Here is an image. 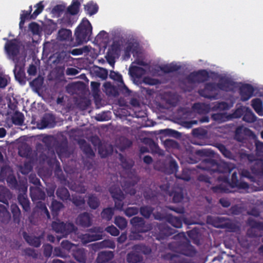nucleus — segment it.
Segmentation results:
<instances>
[{
	"label": "nucleus",
	"instance_id": "nucleus-1",
	"mask_svg": "<svg viewBox=\"0 0 263 263\" xmlns=\"http://www.w3.org/2000/svg\"><path fill=\"white\" fill-rule=\"evenodd\" d=\"M174 246L176 253H168L165 255V258L170 260L171 263H184L181 255L193 257L197 252L194 247L189 241L175 243Z\"/></svg>",
	"mask_w": 263,
	"mask_h": 263
},
{
	"label": "nucleus",
	"instance_id": "nucleus-2",
	"mask_svg": "<svg viewBox=\"0 0 263 263\" xmlns=\"http://www.w3.org/2000/svg\"><path fill=\"white\" fill-rule=\"evenodd\" d=\"M92 27L90 22L84 18L74 31L76 41L73 46H78L87 43L90 40Z\"/></svg>",
	"mask_w": 263,
	"mask_h": 263
},
{
	"label": "nucleus",
	"instance_id": "nucleus-3",
	"mask_svg": "<svg viewBox=\"0 0 263 263\" xmlns=\"http://www.w3.org/2000/svg\"><path fill=\"white\" fill-rule=\"evenodd\" d=\"M203 163L205 165L204 169L213 173L229 174L233 170V167H231L229 163L224 162L219 163L212 158L205 159Z\"/></svg>",
	"mask_w": 263,
	"mask_h": 263
},
{
	"label": "nucleus",
	"instance_id": "nucleus-4",
	"mask_svg": "<svg viewBox=\"0 0 263 263\" xmlns=\"http://www.w3.org/2000/svg\"><path fill=\"white\" fill-rule=\"evenodd\" d=\"M217 178L218 181L227 183L230 189L237 187L239 189L246 190L249 189V187L248 183L238 179L236 172H233L230 181L229 177L226 175L219 176Z\"/></svg>",
	"mask_w": 263,
	"mask_h": 263
},
{
	"label": "nucleus",
	"instance_id": "nucleus-5",
	"mask_svg": "<svg viewBox=\"0 0 263 263\" xmlns=\"http://www.w3.org/2000/svg\"><path fill=\"white\" fill-rule=\"evenodd\" d=\"M52 229L57 233H60L63 236H67L77 230V227L71 222L53 221L51 224Z\"/></svg>",
	"mask_w": 263,
	"mask_h": 263
},
{
	"label": "nucleus",
	"instance_id": "nucleus-6",
	"mask_svg": "<svg viewBox=\"0 0 263 263\" xmlns=\"http://www.w3.org/2000/svg\"><path fill=\"white\" fill-rule=\"evenodd\" d=\"M210 75L205 69H201L191 72L187 77L186 80L189 83H202L209 80Z\"/></svg>",
	"mask_w": 263,
	"mask_h": 263
},
{
	"label": "nucleus",
	"instance_id": "nucleus-7",
	"mask_svg": "<svg viewBox=\"0 0 263 263\" xmlns=\"http://www.w3.org/2000/svg\"><path fill=\"white\" fill-rule=\"evenodd\" d=\"M7 42L5 45V49L10 58L15 63L18 61L15 57L20 53V43L16 39L7 40Z\"/></svg>",
	"mask_w": 263,
	"mask_h": 263
},
{
	"label": "nucleus",
	"instance_id": "nucleus-8",
	"mask_svg": "<svg viewBox=\"0 0 263 263\" xmlns=\"http://www.w3.org/2000/svg\"><path fill=\"white\" fill-rule=\"evenodd\" d=\"M109 192L115 202V208L120 211L123 210V200L125 196L119 186H111L109 188Z\"/></svg>",
	"mask_w": 263,
	"mask_h": 263
},
{
	"label": "nucleus",
	"instance_id": "nucleus-9",
	"mask_svg": "<svg viewBox=\"0 0 263 263\" xmlns=\"http://www.w3.org/2000/svg\"><path fill=\"white\" fill-rule=\"evenodd\" d=\"M217 89V83L209 82L205 84L204 88L199 89L198 92L201 97L211 100H215L217 98V94L213 95L212 93Z\"/></svg>",
	"mask_w": 263,
	"mask_h": 263
},
{
	"label": "nucleus",
	"instance_id": "nucleus-10",
	"mask_svg": "<svg viewBox=\"0 0 263 263\" xmlns=\"http://www.w3.org/2000/svg\"><path fill=\"white\" fill-rule=\"evenodd\" d=\"M135 231L138 233H145L151 230V226L146 224L144 219L138 216L132 218L130 221Z\"/></svg>",
	"mask_w": 263,
	"mask_h": 263
},
{
	"label": "nucleus",
	"instance_id": "nucleus-11",
	"mask_svg": "<svg viewBox=\"0 0 263 263\" xmlns=\"http://www.w3.org/2000/svg\"><path fill=\"white\" fill-rule=\"evenodd\" d=\"M88 232L90 233H86L81 236L82 241L84 243L99 240L102 239V235L100 234V228L93 227L88 230Z\"/></svg>",
	"mask_w": 263,
	"mask_h": 263
},
{
	"label": "nucleus",
	"instance_id": "nucleus-12",
	"mask_svg": "<svg viewBox=\"0 0 263 263\" xmlns=\"http://www.w3.org/2000/svg\"><path fill=\"white\" fill-rule=\"evenodd\" d=\"M56 125L55 118L51 114H45L40 122L37 123L39 129H45L46 128H53Z\"/></svg>",
	"mask_w": 263,
	"mask_h": 263
},
{
	"label": "nucleus",
	"instance_id": "nucleus-13",
	"mask_svg": "<svg viewBox=\"0 0 263 263\" xmlns=\"http://www.w3.org/2000/svg\"><path fill=\"white\" fill-rule=\"evenodd\" d=\"M23 193H20L17 196V200L19 204L21 205L24 212L29 213L31 210L30 202L26 194L27 187H22Z\"/></svg>",
	"mask_w": 263,
	"mask_h": 263
},
{
	"label": "nucleus",
	"instance_id": "nucleus-14",
	"mask_svg": "<svg viewBox=\"0 0 263 263\" xmlns=\"http://www.w3.org/2000/svg\"><path fill=\"white\" fill-rule=\"evenodd\" d=\"M160 188L162 190H164L165 193L169 195L170 197H172L173 201L174 203H179L182 201L183 199V194L182 191H176L173 190L170 191V186L168 185H161Z\"/></svg>",
	"mask_w": 263,
	"mask_h": 263
},
{
	"label": "nucleus",
	"instance_id": "nucleus-15",
	"mask_svg": "<svg viewBox=\"0 0 263 263\" xmlns=\"http://www.w3.org/2000/svg\"><path fill=\"white\" fill-rule=\"evenodd\" d=\"M254 92V88L252 85L243 84L239 89L241 100L242 101H248L253 96Z\"/></svg>",
	"mask_w": 263,
	"mask_h": 263
},
{
	"label": "nucleus",
	"instance_id": "nucleus-16",
	"mask_svg": "<svg viewBox=\"0 0 263 263\" xmlns=\"http://www.w3.org/2000/svg\"><path fill=\"white\" fill-rule=\"evenodd\" d=\"M76 222L77 224L82 227H89L92 223L91 215L86 212L82 213L78 215Z\"/></svg>",
	"mask_w": 263,
	"mask_h": 263
},
{
	"label": "nucleus",
	"instance_id": "nucleus-17",
	"mask_svg": "<svg viewBox=\"0 0 263 263\" xmlns=\"http://www.w3.org/2000/svg\"><path fill=\"white\" fill-rule=\"evenodd\" d=\"M235 86V82L229 78L221 77L217 83L218 88L226 92L233 90Z\"/></svg>",
	"mask_w": 263,
	"mask_h": 263
},
{
	"label": "nucleus",
	"instance_id": "nucleus-18",
	"mask_svg": "<svg viewBox=\"0 0 263 263\" xmlns=\"http://www.w3.org/2000/svg\"><path fill=\"white\" fill-rule=\"evenodd\" d=\"M158 228L159 232L157 236V239L159 240L164 239L166 237L172 235L175 232L174 229L170 228L166 223H160L158 225Z\"/></svg>",
	"mask_w": 263,
	"mask_h": 263
},
{
	"label": "nucleus",
	"instance_id": "nucleus-19",
	"mask_svg": "<svg viewBox=\"0 0 263 263\" xmlns=\"http://www.w3.org/2000/svg\"><path fill=\"white\" fill-rule=\"evenodd\" d=\"M34 7L36 8L35 11L32 14H30L28 11L23 10L22 11V14H21V17L24 18L27 20L28 19L34 20L38 15H39L44 10V6L43 4V2L41 1L36 4Z\"/></svg>",
	"mask_w": 263,
	"mask_h": 263
},
{
	"label": "nucleus",
	"instance_id": "nucleus-20",
	"mask_svg": "<svg viewBox=\"0 0 263 263\" xmlns=\"http://www.w3.org/2000/svg\"><path fill=\"white\" fill-rule=\"evenodd\" d=\"M87 251L84 248H76L72 250V257L80 263H86Z\"/></svg>",
	"mask_w": 263,
	"mask_h": 263
},
{
	"label": "nucleus",
	"instance_id": "nucleus-21",
	"mask_svg": "<svg viewBox=\"0 0 263 263\" xmlns=\"http://www.w3.org/2000/svg\"><path fill=\"white\" fill-rule=\"evenodd\" d=\"M18 62L15 63V66L13 69V73L15 79L21 84L26 83L25 73L22 67L18 66Z\"/></svg>",
	"mask_w": 263,
	"mask_h": 263
},
{
	"label": "nucleus",
	"instance_id": "nucleus-22",
	"mask_svg": "<svg viewBox=\"0 0 263 263\" xmlns=\"http://www.w3.org/2000/svg\"><path fill=\"white\" fill-rule=\"evenodd\" d=\"M30 195L33 201L44 200L46 197L45 192L39 187H30Z\"/></svg>",
	"mask_w": 263,
	"mask_h": 263
},
{
	"label": "nucleus",
	"instance_id": "nucleus-23",
	"mask_svg": "<svg viewBox=\"0 0 263 263\" xmlns=\"http://www.w3.org/2000/svg\"><path fill=\"white\" fill-rule=\"evenodd\" d=\"M114 257L113 252L102 251L98 253L96 258L97 263H108Z\"/></svg>",
	"mask_w": 263,
	"mask_h": 263
},
{
	"label": "nucleus",
	"instance_id": "nucleus-24",
	"mask_svg": "<svg viewBox=\"0 0 263 263\" xmlns=\"http://www.w3.org/2000/svg\"><path fill=\"white\" fill-rule=\"evenodd\" d=\"M167 221L172 226L177 228H180L182 227V222H184L186 224L187 222V219L184 217H178L174 216L172 215H169L167 217Z\"/></svg>",
	"mask_w": 263,
	"mask_h": 263
},
{
	"label": "nucleus",
	"instance_id": "nucleus-25",
	"mask_svg": "<svg viewBox=\"0 0 263 263\" xmlns=\"http://www.w3.org/2000/svg\"><path fill=\"white\" fill-rule=\"evenodd\" d=\"M23 236L25 241L30 245L36 248H38L41 246V236L39 237L30 236L27 232H24L23 233Z\"/></svg>",
	"mask_w": 263,
	"mask_h": 263
},
{
	"label": "nucleus",
	"instance_id": "nucleus-26",
	"mask_svg": "<svg viewBox=\"0 0 263 263\" xmlns=\"http://www.w3.org/2000/svg\"><path fill=\"white\" fill-rule=\"evenodd\" d=\"M137 183V181L128 179L124 181L122 186L125 193L130 195H135L136 193V190L134 187Z\"/></svg>",
	"mask_w": 263,
	"mask_h": 263
},
{
	"label": "nucleus",
	"instance_id": "nucleus-27",
	"mask_svg": "<svg viewBox=\"0 0 263 263\" xmlns=\"http://www.w3.org/2000/svg\"><path fill=\"white\" fill-rule=\"evenodd\" d=\"M99 10L98 5L92 1L89 2L84 5V10L90 16L97 13Z\"/></svg>",
	"mask_w": 263,
	"mask_h": 263
},
{
	"label": "nucleus",
	"instance_id": "nucleus-28",
	"mask_svg": "<svg viewBox=\"0 0 263 263\" xmlns=\"http://www.w3.org/2000/svg\"><path fill=\"white\" fill-rule=\"evenodd\" d=\"M87 204L92 209H97L100 204V201L98 197L94 194H90L88 196Z\"/></svg>",
	"mask_w": 263,
	"mask_h": 263
},
{
	"label": "nucleus",
	"instance_id": "nucleus-29",
	"mask_svg": "<svg viewBox=\"0 0 263 263\" xmlns=\"http://www.w3.org/2000/svg\"><path fill=\"white\" fill-rule=\"evenodd\" d=\"M251 105L256 112L260 116H263V103L259 98H255L252 100Z\"/></svg>",
	"mask_w": 263,
	"mask_h": 263
},
{
	"label": "nucleus",
	"instance_id": "nucleus-30",
	"mask_svg": "<svg viewBox=\"0 0 263 263\" xmlns=\"http://www.w3.org/2000/svg\"><path fill=\"white\" fill-rule=\"evenodd\" d=\"M12 122L15 125L22 126L23 125L25 117L24 114L19 111H16L11 117Z\"/></svg>",
	"mask_w": 263,
	"mask_h": 263
},
{
	"label": "nucleus",
	"instance_id": "nucleus-31",
	"mask_svg": "<svg viewBox=\"0 0 263 263\" xmlns=\"http://www.w3.org/2000/svg\"><path fill=\"white\" fill-rule=\"evenodd\" d=\"M57 197L63 201L70 199V195L68 190L65 187H59L56 191Z\"/></svg>",
	"mask_w": 263,
	"mask_h": 263
},
{
	"label": "nucleus",
	"instance_id": "nucleus-32",
	"mask_svg": "<svg viewBox=\"0 0 263 263\" xmlns=\"http://www.w3.org/2000/svg\"><path fill=\"white\" fill-rule=\"evenodd\" d=\"M63 208L64 205L62 202L54 199L53 200L50 207L53 217L54 218L57 217L59 212Z\"/></svg>",
	"mask_w": 263,
	"mask_h": 263
},
{
	"label": "nucleus",
	"instance_id": "nucleus-33",
	"mask_svg": "<svg viewBox=\"0 0 263 263\" xmlns=\"http://www.w3.org/2000/svg\"><path fill=\"white\" fill-rule=\"evenodd\" d=\"M83 0H72L71 4L67 9V12L71 15L77 14L79 11L81 2Z\"/></svg>",
	"mask_w": 263,
	"mask_h": 263
},
{
	"label": "nucleus",
	"instance_id": "nucleus-34",
	"mask_svg": "<svg viewBox=\"0 0 263 263\" xmlns=\"http://www.w3.org/2000/svg\"><path fill=\"white\" fill-rule=\"evenodd\" d=\"M80 147L84 154L88 158L93 157L95 155L90 144L86 143L85 140L82 141Z\"/></svg>",
	"mask_w": 263,
	"mask_h": 263
},
{
	"label": "nucleus",
	"instance_id": "nucleus-35",
	"mask_svg": "<svg viewBox=\"0 0 263 263\" xmlns=\"http://www.w3.org/2000/svg\"><path fill=\"white\" fill-rule=\"evenodd\" d=\"M215 193H229L232 192L227 183H222L211 187Z\"/></svg>",
	"mask_w": 263,
	"mask_h": 263
},
{
	"label": "nucleus",
	"instance_id": "nucleus-36",
	"mask_svg": "<svg viewBox=\"0 0 263 263\" xmlns=\"http://www.w3.org/2000/svg\"><path fill=\"white\" fill-rule=\"evenodd\" d=\"M58 38L60 41H71L72 32L70 29H61L58 31Z\"/></svg>",
	"mask_w": 263,
	"mask_h": 263
},
{
	"label": "nucleus",
	"instance_id": "nucleus-37",
	"mask_svg": "<svg viewBox=\"0 0 263 263\" xmlns=\"http://www.w3.org/2000/svg\"><path fill=\"white\" fill-rule=\"evenodd\" d=\"M10 209L14 221L17 223H19L21 217V212L19 207L16 203H12L11 205Z\"/></svg>",
	"mask_w": 263,
	"mask_h": 263
},
{
	"label": "nucleus",
	"instance_id": "nucleus-38",
	"mask_svg": "<svg viewBox=\"0 0 263 263\" xmlns=\"http://www.w3.org/2000/svg\"><path fill=\"white\" fill-rule=\"evenodd\" d=\"M181 69V66L175 64L171 63L160 67V70L165 73L176 72Z\"/></svg>",
	"mask_w": 263,
	"mask_h": 263
},
{
	"label": "nucleus",
	"instance_id": "nucleus-39",
	"mask_svg": "<svg viewBox=\"0 0 263 263\" xmlns=\"http://www.w3.org/2000/svg\"><path fill=\"white\" fill-rule=\"evenodd\" d=\"M155 209L150 205H143L139 209L140 214L146 219H148L153 214Z\"/></svg>",
	"mask_w": 263,
	"mask_h": 263
},
{
	"label": "nucleus",
	"instance_id": "nucleus-40",
	"mask_svg": "<svg viewBox=\"0 0 263 263\" xmlns=\"http://www.w3.org/2000/svg\"><path fill=\"white\" fill-rule=\"evenodd\" d=\"M242 119L247 122L252 123L256 120V117L251 109L246 107Z\"/></svg>",
	"mask_w": 263,
	"mask_h": 263
},
{
	"label": "nucleus",
	"instance_id": "nucleus-41",
	"mask_svg": "<svg viewBox=\"0 0 263 263\" xmlns=\"http://www.w3.org/2000/svg\"><path fill=\"white\" fill-rule=\"evenodd\" d=\"M134 250L138 253H142L144 255L149 254L152 250L150 247L143 245V244H138L134 246Z\"/></svg>",
	"mask_w": 263,
	"mask_h": 263
},
{
	"label": "nucleus",
	"instance_id": "nucleus-42",
	"mask_svg": "<svg viewBox=\"0 0 263 263\" xmlns=\"http://www.w3.org/2000/svg\"><path fill=\"white\" fill-rule=\"evenodd\" d=\"M72 203L79 209H83L85 204V200L84 197L81 196L72 195L71 199H70Z\"/></svg>",
	"mask_w": 263,
	"mask_h": 263
},
{
	"label": "nucleus",
	"instance_id": "nucleus-43",
	"mask_svg": "<svg viewBox=\"0 0 263 263\" xmlns=\"http://www.w3.org/2000/svg\"><path fill=\"white\" fill-rule=\"evenodd\" d=\"M46 208H47V207L44 203L41 201L38 202L36 203L35 207L33 209L32 212L29 217L30 221L31 222L32 221V219L36 216V213H41Z\"/></svg>",
	"mask_w": 263,
	"mask_h": 263
},
{
	"label": "nucleus",
	"instance_id": "nucleus-44",
	"mask_svg": "<svg viewBox=\"0 0 263 263\" xmlns=\"http://www.w3.org/2000/svg\"><path fill=\"white\" fill-rule=\"evenodd\" d=\"M10 218V213L7 208L3 204H0V218H1V221L3 223L7 222L9 221Z\"/></svg>",
	"mask_w": 263,
	"mask_h": 263
},
{
	"label": "nucleus",
	"instance_id": "nucleus-45",
	"mask_svg": "<svg viewBox=\"0 0 263 263\" xmlns=\"http://www.w3.org/2000/svg\"><path fill=\"white\" fill-rule=\"evenodd\" d=\"M114 214V209L112 208H107L103 210L101 213V217L107 221L111 219Z\"/></svg>",
	"mask_w": 263,
	"mask_h": 263
},
{
	"label": "nucleus",
	"instance_id": "nucleus-46",
	"mask_svg": "<svg viewBox=\"0 0 263 263\" xmlns=\"http://www.w3.org/2000/svg\"><path fill=\"white\" fill-rule=\"evenodd\" d=\"M252 172L257 176H263V163L257 162L251 167Z\"/></svg>",
	"mask_w": 263,
	"mask_h": 263
},
{
	"label": "nucleus",
	"instance_id": "nucleus-47",
	"mask_svg": "<svg viewBox=\"0 0 263 263\" xmlns=\"http://www.w3.org/2000/svg\"><path fill=\"white\" fill-rule=\"evenodd\" d=\"M55 149L59 156L66 154L68 152V146L67 143L61 142L58 143L55 146Z\"/></svg>",
	"mask_w": 263,
	"mask_h": 263
},
{
	"label": "nucleus",
	"instance_id": "nucleus-48",
	"mask_svg": "<svg viewBox=\"0 0 263 263\" xmlns=\"http://www.w3.org/2000/svg\"><path fill=\"white\" fill-rule=\"evenodd\" d=\"M115 224L121 230L124 229L127 224L126 219L121 216H117L115 218Z\"/></svg>",
	"mask_w": 263,
	"mask_h": 263
},
{
	"label": "nucleus",
	"instance_id": "nucleus-49",
	"mask_svg": "<svg viewBox=\"0 0 263 263\" xmlns=\"http://www.w3.org/2000/svg\"><path fill=\"white\" fill-rule=\"evenodd\" d=\"M211 179V177L206 175L200 174L197 177V181L205 184L209 188L212 184Z\"/></svg>",
	"mask_w": 263,
	"mask_h": 263
},
{
	"label": "nucleus",
	"instance_id": "nucleus-50",
	"mask_svg": "<svg viewBox=\"0 0 263 263\" xmlns=\"http://www.w3.org/2000/svg\"><path fill=\"white\" fill-rule=\"evenodd\" d=\"M141 259L142 257L135 253H130L127 255V261L128 263H138Z\"/></svg>",
	"mask_w": 263,
	"mask_h": 263
},
{
	"label": "nucleus",
	"instance_id": "nucleus-51",
	"mask_svg": "<svg viewBox=\"0 0 263 263\" xmlns=\"http://www.w3.org/2000/svg\"><path fill=\"white\" fill-rule=\"evenodd\" d=\"M163 144L166 149L178 148L179 147L178 143L174 140L167 139L163 142Z\"/></svg>",
	"mask_w": 263,
	"mask_h": 263
},
{
	"label": "nucleus",
	"instance_id": "nucleus-52",
	"mask_svg": "<svg viewBox=\"0 0 263 263\" xmlns=\"http://www.w3.org/2000/svg\"><path fill=\"white\" fill-rule=\"evenodd\" d=\"M228 105L225 102H216L213 104L212 108L213 110H223L227 109Z\"/></svg>",
	"mask_w": 263,
	"mask_h": 263
},
{
	"label": "nucleus",
	"instance_id": "nucleus-53",
	"mask_svg": "<svg viewBox=\"0 0 263 263\" xmlns=\"http://www.w3.org/2000/svg\"><path fill=\"white\" fill-rule=\"evenodd\" d=\"M143 194L146 200H152L156 197L155 193L150 188L145 189L143 191Z\"/></svg>",
	"mask_w": 263,
	"mask_h": 263
},
{
	"label": "nucleus",
	"instance_id": "nucleus-54",
	"mask_svg": "<svg viewBox=\"0 0 263 263\" xmlns=\"http://www.w3.org/2000/svg\"><path fill=\"white\" fill-rule=\"evenodd\" d=\"M217 147L225 157L228 158H231L232 157V153L228 150L223 144H218Z\"/></svg>",
	"mask_w": 263,
	"mask_h": 263
},
{
	"label": "nucleus",
	"instance_id": "nucleus-55",
	"mask_svg": "<svg viewBox=\"0 0 263 263\" xmlns=\"http://www.w3.org/2000/svg\"><path fill=\"white\" fill-rule=\"evenodd\" d=\"M7 182L9 186L12 189H16L18 186L17 180L13 175L8 176L7 178Z\"/></svg>",
	"mask_w": 263,
	"mask_h": 263
},
{
	"label": "nucleus",
	"instance_id": "nucleus-56",
	"mask_svg": "<svg viewBox=\"0 0 263 263\" xmlns=\"http://www.w3.org/2000/svg\"><path fill=\"white\" fill-rule=\"evenodd\" d=\"M8 190L3 186H0V201L6 204L8 206V201L7 199H4L5 196L8 193Z\"/></svg>",
	"mask_w": 263,
	"mask_h": 263
},
{
	"label": "nucleus",
	"instance_id": "nucleus-57",
	"mask_svg": "<svg viewBox=\"0 0 263 263\" xmlns=\"http://www.w3.org/2000/svg\"><path fill=\"white\" fill-rule=\"evenodd\" d=\"M139 212V209L137 207H128L124 210V214L127 217H132L138 213Z\"/></svg>",
	"mask_w": 263,
	"mask_h": 263
},
{
	"label": "nucleus",
	"instance_id": "nucleus-58",
	"mask_svg": "<svg viewBox=\"0 0 263 263\" xmlns=\"http://www.w3.org/2000/svg\"><path fill=\"white\" fill-rule=\"evenodd\" d=\"M247 223L252 228H260L263 226L262 222L256 221L252 218H248Z\"/></svg>",
	"mask_w": 263,
	"mask_h": 263
},
{
	"label": "nucleus",
	"instance_id": "nucleus-59",
	"mask_svg": "<svg viewBox=\"0 0 263 263\" xmlns=\"http://www.w3.org/2000/svg\"><path fill=\"white\" fill-rule=\"evenodd\" d=\"M238 242L240 246L246 249H248L251 246L250 242L248 240L246 236H242L238 238Z\"/></svg>",
	"mask_w": 263,
	"mask_h": 263
},
{
	"label": "nucleus",
	"instance_id": "nucleus-60",
	"mask_svg": "<svg viewBox=\"0 0 263 263\" xmlns=\"http://www.w3.org/2000/svg\"><path fill=\"white\" fill-rule=\"evenodd\" d=\"M105 231L112 236H117L119 234V230L114 226L111 225L107 227L105 229Z\"/></svg>",
	"mask_w": 263,
	"mask_h": 263
},
{
	"label": "nucleus",
	"instance_id": "nucleus-61",
	"mask_svg": "<svg viewBox=\"0 0 263 263\" xmlns=\"http://www.w3.org/2000/svg\"><path fill=\"white\" fill-rule=\"evenodd\" d=\"M206 133V130L202 128H196L192 130V134L196 137L204 136Z\"/></svg>",
	"mask_w": 263,
	"mask_h": 263
},
{
	"label": "nucleus",
	"instance_id": "nucleus-62",
	"mask_svg": "<svg viewBox=\"0 0 263 263\" xmlns=\"http://www.w3.org/2000/svg\"><path fill=\"white\" fill-rule=\"evenodd\" d=\"M224 115L222 113L213 114L211 116L212 119L218 123H221L224 121Z\"/></svg>",
	"mask_w": 263,
	"mask_h": 263
},
{
	"label": "nucleus",
	"instance_id": "nucleus-63",
	"mask_svg": "<svg viewBox=\"0 0 263 263\" xmlns=\"http://www.w3.org/2000/svg\"><path fill=\"white\" fill-rule=\"evenodd\" d=\"M110 78L115 81H118L121 84H123V80L121 74L115 71H111L110 73Z\"/></svg>",
	"mask_w": 263,
	"mask_h": 263
},
{
	"label": "nucleus",
	"instance_id": "nucleus-64",
	"mask_svg": "<svg viewBox=\"0 0 263 263\" xmlns=\"http://www.w3.org/2000/svg\"><path fill=\"white\" fill-rule=\"evenodd\" d=\"M29 29L34 34H37L39 32L40 26L36 22H31L29 25Z\"/></svg>",
	"mask_w": 263,
	"mask_h": 263
}]
</instances>
